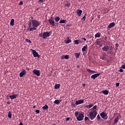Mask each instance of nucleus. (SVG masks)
I'll use <instances>...</instances> for the list:
<instances>
[{
	"mask_svg": "<svg viewBox=\"0 0 125 125\" xmlns=\"http://www.w3.org/2000/svg\"><path fill=\"white\" fill-rule=\"evenodd\" d=\"M102 93L105 94V95H108L109 94V91L107 90L102 91Z\"/></svg>",
	"mask_w": 125,
	"mask_h": 125,
	"instance_id": "18",
	"label": "nucleus"
},
{
	"mask_svg": "<svg viewBox=\"0 0 125 125\" xmlns=\"http://www.w3.org/2000/svg\"><path fill=\"white\" fill-rule=\"evenodd\" d=\"M33 108H36L35 105L33 106Z\"/></svg>",
	"mask_w": 125,
	"mask_h": 125,
	"instance_id": "63",
	"label": "nucleus"
},
{
	"mask_svg": "<svg viewBox=\"0 0 125 125\" xmlns=\"http://www.w3.org/2000/svg\"><path fill=\"white\" fill-rule=\"evenodd\" d=\"M33 73L34 75L37 76V77H40V76H41V71L37 70L36 69H34L33 70Z\"/></svg>",
	"mask_w": 125,
	"mask_h": 125,
	"instance_id": "7",
	"label": "nucleus"
},
{
	"mask_svg": "<svg viewBox=\"0 0 125 125\" xmlns=\"http://www.w3.org/2000/svg\"><path fill=\"white\" fill-rule=\"evenodd\" d=\"M106 56H107V55L106 54V53H104V54L101 56L100 59H102V60L105 61V60H106Z\"/></svg>",
	"mask_w": 125,
	"mask_h": 125,
	"instance_id": "11",
	"label": "nucleus"
},
{
	"mask_svg": "<svg viewBox=\"0 0 125 125\" xmlns=\"http://www.w3.org/2000/svg\"><path fill=\"white\" fill-rule=\"evenodd\" d=\"M84 103V100H79L76 101V105H80V104H83Z\"/></svg>",
	"mask_w": 125,
	"mask_h": 125,
	"instance_id": "10",
	"label": "nucleus"
},
{
	"mask_svg": "<svg viewBox=\"0 0 125 125\" xmlns=\"http://www.w3.org/2000/svg\"><path fill=\"white\" fill-rule=\"evenodd\" d=\"M119 72H120V73H123V72H124V70H123V69H120L119 70Z\"/></svg>",
	"mask_w": 125,
	"mask_h": 125,
	"instance_id": "47",
	"label": "nucleus"
},
{
	"mask_svg": "<svg viewBox=\"0 0 125 125\" xmlns=\"http://www.w3.org/2000/svg\"><path fill=\"white\" fill-rule=\"evenodd\" d=\"M119 116H117L116 118L114 120V121H115V123H118L119 122Z\"/></svg>",
	"mask_w": 125,
	"mask_h": 125,
	"instance_id": "35",
	"label": "nucleus"
},
{
	"mask_svg": "<svg viewBox=\"0 0 125 125\" xmlns=\"http://www.w3.org/2000/svg\"><path fill=\"white\" fill-rule=\"evenodd\" d=\"M96 43L98 45H99V44H100V41H97Z\"/></svg>",
	"mask_w": 125,
	"mask_h": 125,
	"instance_id": "45",
	"label": "nucleus"
},
{
	"mask_svg": "<svg viewBox=\"0 0 125 125\" xmlns=\"http://www.w3.org/2000/svg\"><path fill=\"white\" fill-rule=\"evenodd\" d=\"M42 108L43 109V110H47V109H48V105L45 104L42 107Z\"/></svg>",
	"mask_w": 125,
	"mask_h": 125,
	"instance_id": "29",
	"label": "nucleus"
},
{
	"mask_svg": "<svg viewBox=\"0 0 125 125\" xmlns=\"http://www.w3.org/2000/svg\"><path fill=\"white\" fill-rule=\"evenodd\" d=\"M43 36V34H39V37H40L41 38H42Z\"/></svg>",
	"mask_w": 125,
	"mask_h": 125,
	"instance_id": "52",
	"label": "nucleus"
},
{
	"mask_svg": "<svg viewBox=\"0 0 125 125\" xmlns=\"http://www.w3.org/2000/svg\"><path fill=\"white\" fill-rule=\"evenodd\" d=\"M65 43H70V42H72V40L71 39H68L65 41Z\"/></svg>",
	"mask_w": 125,
	"mask_h": 125,
	"instance_id": "32",
	"label": "nucleus"
},
{
	"mask_svg": "<svg viewBox=\"0 0 125 125\" xmlns=\"http://www.w3.org/2000/svg\"><path fill=\"white\" fill-rule=\"evenodd\" d=\"M37 30V28L36 27H33L29 28L30 32H31L32 31H36Z\"/></svg>",
	"mask_w": 125,
	"mask_h": 125,
	"instance_id": "28",
	"label": "nucleus"
},
{
	"mask_svg": "<svg viewBox=\"0 0 125 125\" xmlns=\"http://www.w3.org/2000/svg\"><path fill=\"white\" fill-rule=\"evenodd\" d=\"M67 40H70V37H67Z\"/></svg>",
	"mask_w": 125,
	"mask_h": 125,
	"instance_id": "60",
	"label": "nucleus"
},
{
	"mask_svg": "<svg viewBox=\"0 0 125 125\" xmlns=\"http://www.w3.org/2000/svg\"><path fill=\"white\" fill-rule=\"evenodd\" d=\"M85 15H86V14H85L84 16L83 17V18L82 19V20L83 21H85Z\"/></svg>",
	"mask_w": 125,
	"mask_h": 125,
	"instance_id": "38",
	"label": "nucleus"
},
{
	"mask_svg": "<svg viewBox=\"0 0 125 125\" xmlns=\"http://www.w3.org/2000/svg\"><path fill=\"white\" fill-rule=\"evenodd\" d=\"M29 27H31V26L32 25H33V23H32V21H31V22H29Z\"/></svg>",
	"mask_w": 125,
	"mask_h": 125,
	"instance_id": "51",
	"label": "nucleus"
},
{
	"mask_svg": "<svg viewBox=\"0 0 125 125\" xmlns=\"http://www.w3.org/2000/svg\"><path fill=\"white\" fill-rule=\"evenodd\" d=\"M54 103L55 104H57L58 105V104H60V101L58 100H56L54 102Z\"/></svg>",
	"mask_w": 125,
	"mask_h": 125,
	"instance_id": "31",
	"label": "nucleus"
},
{
	"mask_svg": "<svg viewBox=\"0 0 125 125\" xmlns=\"http://www.w3.org/2000/svg\"><path fill=\"white\" fill-rule=\"evenodd\" d=\"M93 104H89L88 105H85L86 108H87V109H90V108H91V107H93Z\"/></svg>",
	"mask_w": 125,
	"mask_h": 125,
	"instance_id": "26",
	"label": "nucleus"
},
{
	"mask_svg": "<svg viewBox=\"0 0 125 125\" xmlns=\"http://www.w3.org/2000/svg\"><path fill=\"white\" fill-rule=\"evenodd\" d=\"M96 119H97L98 121H99V120H100L101 118L100 115L99 114L97 115Z\"/></svg>",
	"mask_w": 125,
	"mask_h": 125,
	"instance_id": "41",
	"label": "nucleus"
},
{
	"mask_svg": "<svg viewBox=\"0 0 125 125\" xmlns=\"http://www.w3.org/2000/svg\"><path fill=\"white\" fill-rule=\"evenodd\" d=\"M116 86L117 87L120 86V83H117L116 84Z\"/></svg>",
	"mask_w": 125,
	"mask_h": 125,
	"instance_id": "49",
	"label": "nucleus"
},
{
	"mask_svg": "<svg viewBox=\"0 0 125 125\" xmlns=\"http://www.w3.org/2000/svg\"><path fill=\"white\" fill-rule=\"evenodd\" d=\"M25 75H26V70H25V69H23L20 73V78H22L23 76H25Z\"/></svg>",
	"mask_w": 125,
	"mask_h": 125,
	"instance_id": "9",
	"label": "nucleus"
},
{
	"mask_svg": "<svg viewBox=\"0 0 125 125\" xmlns=\"http://www.w3.org/2000/svg\"><path fill=\"white\" fill-rule=\"evenodd\" d=\"M119 44H118V43H116L115 44V48H116V51H117V50H118V48H119Z\"/></svg>",
	"mask_w": 125,
	"mask_h": 125,
	"instance_id": "34",
	"label": "nucleus"
},
{
	"mask_svg": "<svg viewBox=\"0 0 125 125\" xmlns=\"http://www.w3.org/2000/svg\"><path fill=\"white\" fill-rule=\"evenodd\" d=\"M9 97L11 99H15V98H17V97H18V94H14V95H10L9 96Z\"/></svg>",
	"mask_w": 125,
	"mask_h": 125,
	"instance_id": "15",
	"label": "nucleus"
},
{
	"mask_svg": "<svg viewBox=\"0 0 125 125\" xmlns=\"http://www.w3.org/2000/svg\"><path fill=\"white\" fill-rule=\"evenodd\" d=\"M78 68H80V65L77 66Z\"/></svg>",
	"mask_w": 125,
	"mask_h": 125,
	"instance_id": "64",
	"label": "nucleus"
},
{
	"mask_svg": "<svg viewBox=\"0 0 125 125\" xmlns=\"http://www.w3.org/2000/svg\"><path fill=\"white\" fill-rule=\"evenodd\" d=\"M114 26H116V23H115L114 22H111L107 26V29H111V28H113V27H114Z\"/></svg>",
	"mask_w": 125,
	"mask_h": 125,
	"instance_id": "14",
	"label": "nucleus"
},
{
	"mask_svg": "<svg viewBox=\"0 0 125 125\" xmlns=\"http://www.w3.org/2000/svg\"><path fill=\"white\" fill-rule=\"evenodd\" d=\"M74 42L75 44H79L80 43V40H75Z\"/></svg>",
	"mask_w": 125,
	"mask_h": 125,
	"instance_id": "33",
	"label": "nucleus"
},
{
	"mask_svg": "<svg viewBox=\"0 0 125 125\" xmlns=\"http://www.w3.org/2000/svg\"><path fill=\"white\" fill-rule=\"evenodd\" d=\"M116 124H117V122H116L115 121H114V125H116Z\"/></svg>",
	"mask_w": 125,
	"mask_h": 125,
	"instance_id": "61",
	"label": "nucleus"
},
{
	"mask_svg": "<svg viewBox=\"0 0 125 125\" xmlns=\"http://www.w3.org/2000/svg\"><path fill=\"white\" fill-rule=\"evenodd\" d=\"M35 112L37 113V114H40V110L36 109Z\"/></svg>",
	"mask_w": 125,
	"mask_h": 125,
	"instance_id": "46",
	"label": "nucleus"
},
{
	"mask_svg": "<svg viewBox=\"0 0 125 125\" xmlns=\"http://www.w3.org/2000/svg\"><path fill=\"white\" fill-rule=\"evenodd\" d=\"M77 15H78V16H82V14L83 13V10H78L77 12Z\"/></svg>",
	"mask_w": 125,
	"mask_h": 125,
	"instance_id": "17",
	"label": "nucleus"
},
{
	"mask_svg": "<svg viewBox=\"0 0 125 125\" xmlns=\"http://www.w3.org/2000/svg\"><path fill=\"white\" fill-rule=\"evenodd\" d=\"M100 116L104 120H107L108 119V116L107 115V114L105 113L104 112H102L100 114Z\"/></svg>",
	"mask_w": 125,
	"mask_h": 125,
	"instance_id": "6",
	"label": "nucleus"
},
{
	"mask_svg": "<svg viewBox=\"0 0 125 125\" xmlns=\"http://www.w3.org/2000/svg\"><path fill=\"white\" fill-rule=\"evenodd\" d=\"M102 49H103V51H108V50H109L110 49V46H109L108 45L104 46L102 48Z\"/></svg>",
	"mask_w": 125,
	"mask_h": 125,
	"instance_id": "13",
	"label": "nucleus"
},
{
	"mask_svg": "<svg viewBox=\"0 0 125 125\" xmlns=\"http://www.w3.org/2000/svg\"><path fill=\"white\" fill-rule=\"evenodd\" d=\"M82 40H83V41H86V39H85V38H83L82 39Z\"/></svg>",
	"mask_w": 125,
	"mask_h": 125,
	"instance_id": "55",
	"label": "nucleus"
},
{
	"mask_svg": "<svg viewBox=\"0 0 125 125\" xmlns=\"http://www.w3.org/2000/svg\"><path fill=\"white\" fill-rule=\"evenodd\" d=\"M65 23H66V20H61L59 21L60 24H65Z\"/></svg>",
	"mask_w": 125,
	"mask_h": 125,
	"instance_id": "24",
	"label": "nucleus"
},
{
	"mask_svg": "<svg viewBox=\"0 0 125 125\" xmlns=\"http://www.w3.org/2000/svg\"><path fill=\"white\" fill-rule=\"evenodd\" d=\"M32 27H35L36 28L39 27V26L41 25L40 21H37V20H32Z\"/></svg>",
	"mask_w": 125,
	"mask_h": 125,
	"instance_id": "3",
	"label": "nucleus"
},
{
	"mask_svg": "<svg viewBox=\"0 0 125 125\" xmlns=\"http://www.w3.org/2000/svg\"><path fill=\"white\" fill-rule=\"evenodd\" d=\"M89 120V118H88V117H87V116L85 117L84 118V121H86L87 120Z\"/></svg>",
	"mask_w": 125,
	"mask_h": 125,
	"instance_id": "43",
	"label": "nucleus"
},
{
	"mask_svg": "<svg viewBox=\"0 0 125 125\" xmlns=\"http://www.w3.org/2000/svg\"><path fill=\"white\" fill-rule=\"evenodd\" d=\"M106 40H107V37L104 38V41H106Z\"/></svg>",
	"mask_w": 125,
	"mask_h": 125,
	"instance_id": "62",
	"label": "nucleus"
},
{
	"mask_svg": "<svg viewBox=\"0 0 125 125\" xmlns=\"http://www.w3.org/2000/svg\"><path fill=\"white\" fill-rule=\"evenodd\" d=\"M52 33L51 31L49 32H44L43 33L42 38L44 39H46V38H48V37H50V33Z\"/></svg>",
	"mask_w": 125,
	"mask_h": 125,
	"instance_id": "4",
	"label": "nucleus"
},
{
	"mask_svg": "<svg viewBox=\"0 0 125 125\" xmlns=\"http://www.w3.org/2000/svg\"><path fill=\"white\" fill-rule=\"evenodd\" d=\"M112 48H113V46H111L110 48H109V49H110L109 51L107 52V54H112V52H113V50H112Z\"/></svg>",
	"mask_w": 125,
	"mask_h": 125,
	"instance_id": "19",
	"label": "nucleus"
},
{
	"mask_svg": "<svg viewBox=\"0 0 125 125\" xmlns=\"http://www.w3.org/2000/svg\"><path fill=\"white\" fill-rule=\"evenodd\" d=\"M38 2H43V1L42 0H39Z\"/></svg>",
	"mask_w": 125,
	"mask_h": 125,
	"instance_id": "53",
	"label": "nucleus"
},
{
	"mask_svg": "<svg viewBox=\"0 0 125 125\" xmlns=\"http://www.w3.org/2000/svg\"><path fill=\"white\" fill-rule=\"evenodd\" d=\"M63 56L65 59H69V55H64V56L63 55Z\"/></svg>",
	"mask_w": 125,
	"mask_h": 125,
	"instance_id": "39",
	"label": "nucleus"
},
{
	"mask_svg": "<svg viewBox=\"0 0 125 125\" xmlns=\"http://www.w3.org/2000/svg\"><path fill=\"white\" fill-rule=\"evenodd\" d=\"M7 105H9V104H10V102H8L7 103Z\"/></svg>",
	"mask_w": 125,
	"mask_h": 125,
	"instance_id": "58",
	"label": "nucleus"
},
{
	"mask_svg": "<svg viewBox=\"0 0 125 125\" xmlns=\"http://www.w3.org/2000/svg\"><path fill=\"white\" fill-rule=\"evenodd\" d=\"M19 5H22L23 4V1H21L19 3Z\"/></svg>",
	"mask_w": 125,
	"mask_h": 125,
	"instance_id": "48",
	"label": "nucleus"
},
{
	"mask_svg": "<svg viewBox=\"0 0 125 125\" xmlns=\"http://www.w3.org/2000/svg\"><path fill=\"white\" fill-rule=\"evenodd\" d=\"M99 76H100V73H97V74H95L94 75H92L91 76V78L93 80H95L96 78H97L98 77H99Z\"/></svg>",
	"mask_w": 125,
	"mask_h": 125,
	"instance_id": "12",
	"label": "nucleus"
},
{
	"mask_svg": "<svg viewBox=\"0 0 125 125\" xmlns=\"http://www.w3.org/2000/svg\"><path fill=\"white\" fill-rule=\"evenodd\" d=\"M121 69H125V64H123L121 67Z\"/></svg>",
	"mask_w": 125,
	"mask_h": 125,
	"instance_id": "44",
	"label": "nucleus"
},
{
	"mask_svg": "<svg viewBox=\"0 0 125 125\" xmlns=\"http://www.w3.org/2000/svg\"><path fill=\"white\" fill-rule=\"evenodd\" d=\"M11 26H14V19H12L10 22Z\"/></svg>",
	"mask_w": 125,
	"mask_h": 125,
	"instance_id": "27",
	"label": "nucleus"
},
{
	"mask_svg": "<svg viewBox=\"0 0 125 125\" xmlns=\"http://www.w3.org/2000/svg\"><path fill=\"white\" fill-rule=\"evenodd\" d=\"M8 117L9 118V119H11L12 118V113L11 111H9L8 113Z\"/></svg>",
	"mask_w": 125,
	"mask_h": 125,
	"instance_id": "22",
	"label": "nucleus"
},
{
	"mask_svg": "<svg viewBox=\"0 0 125 125\" xmlns=\"http://www.w3.org/2000/svg\"><path fill=\"white\" fill-rule=\"evenodd\" d=\"M32 51L34 57H38V58H40V55H39V54L37 51H36V50H32Z\"/></svg>",
	"mask_w": 125,
	"mask_h": 125,
	"instance_id": "8",
	"label": "nucleus"
},
{
	"mask_svg": "<svg viewBox=\"0 0 125 125\" xmlns=\"http://www.w3.org/2000/svg\"><path fill=\"white\" fill-rule=\"evenodd\" d=\"M75 57L76 58V59H78V58H79L80 57V55H81V53H75Z\"/></svg>",
	"mask_w": 125,
	"mask_h": 125,
	"instance_id": "20",
	"label": "nucleus"
},
{
	"mask_svg": "<svg viewBox=\"0 0 125 125\" xmlns=\"http://www.w3.org/2000/svg\"><path fill=\"white\" fill-rule=\"evenodd\" d=\"M86 71L88 72V73H90L91 74H95L96 72L94 70H91V69H90L89 68H87Z\"/></svg>",
	"mask_w": 125,
	"mask_h": 125,
	"instance_id": "16",
	"label": "nucleus"
},
{
	"mask_svg": "<svg viewBox=\"0 0 125 125\" xmlns=\"http://www.w3.org/2000/svg\"><path fill=\"white\" fill-rule=\"evenodd\" d=\"M48 22L50 24L51 26L54 27L55 26V21H54V19L53 17H51L50 19L48 20Z\"/></svg>",
	"mask_w": 125,
	"mask_h": 125,
	"instance_id": "5",
	"label": "nucleus"
},
{
	"mask_svg": "<svg viewBox=\"0 0 125 125\" xmlns=\"http://www.w3.org/2000/svg\"><path fill=\"white\" fill-rule=\"evenodd\" d=\"M97 111L96 110H94L93 111H90L88 115H87V117L90 119V120H94L95 118H96V116H97Z\"/></svg>",
	"mask_w": 125,
	"mask_h": 125,
	"instance_id": "2",
	"label": "nucleus"
},
{
	"mask_svg": "<svg viewBox=\"0 0 125 125\" xmlns=\"http://www.w3.org/2000/svg\"><path fill=\"white\" fill-rule=\"evenodd\" d=\"M82 86H83V87H85V83L83 84Z\"/></svg>",
	"mask_w": 125,
	"mask_h": 125,
	"instance_id": "54",
	"label": "nucleus"
},
{
	"mask_svg": "<svg viewBox=\"0 0 125 125\" xmlns=\"http://www.w3.org/2000/svg\"><path fill=\"white\" fill-rule=\"evenodd\" d=\"M71 107H76V104H74V103H72L71 104Z\"/></svg>",
	"mask_w": 125,
	"mask_h": 125,
	"instance_id": "42",
	"label": "nucleus"
},
{
	"mask_svg": "<svg viewBox=\"0 0 125 125\" xmlns=\"http://www.w3.org/2000/svg\"><path fill=\"white\" fill-rule=\"evenodd\" d=\"M60 21V17H56L55 18V21L56 23H57L58 21Z\"/></svg>",
	"mask_w": 125,
	"mask_h": 125,
	"instance_id": "21",
	"label": "nucleus"
},
{
	"mask_svg": "<svg viewBox=\"0 0 125 125\" xmlns=\"http://www.w3.org/2000/svg\"><path fill=\"white\" fill-rule=\"evenodd\" d=\"M61 85L60 84H56L55 85V89H58V88H60Z\"/></svg>",
	"mask_w": 125,
	"mask_h": 125,
	"instance_id": "23",
	"label": "nucleus"
},
{
	"mask_svg": "<svg viewBox=\"0 0 125 125\" xmlns=\"http://www.w3.org/2000/svg\"><path fill=\"white\" fill-rule=\"evenodd\" d=\"M66 121L68 122V121H70V117H67L65 119Z\"/></svg>",
	"mask_w": 125,
	"mask_h": 125,
	"instance_id": "50",
	"label": "nucleus"
},
{
	"mask_svg": "<svg viewBox=\"0 0 125 125\" xmlns=\"http://www.w3.org/2000/svg\"><path fill=\"white\" fill-rule=\"evenodd\" d=\"M26 69L27 71H29V70H30V68L26 67Z\"/></svg>",
	"mask_w": 125,
	"mask_h": 125,
	"instance_id": "57",
	"label": "nucleus"
},
{
	"mask_svg": "<svg viewBox=\"0 0 125 125\" xmlns=\"http://www.w3.org/2000/svg\"><path fill=\"white\" fill-rule=\"evenodd\" d=\"M65 6H67L68 7L71 6V3H67L66 4H65Z\"/></svg>",
	"mask_w": 125,
	"mask_h": 125,
	"instance_id": "40",
	"label": "nucleus"
},
{
	"mask_svg": "<svg viewBox=\"0 0 125 125\" xmlns=\"http://www.w3.org/2000/svg\"><path fill=\"white\" fill-rule=\"evenodd\" d=\"M82 42H83L82 41L79 40V43H82Z\"/></svg>",
	"mask_w": 125,
	"mask_h": 125,
	"instance_id": "59",
	"label": "nucleus"
},
{
	"mask_svg": "<svg viewBox=\"0 0 125 125\" xmlns=\"http://www.w3.org/2000/svg\"><path fill=\"white\" fill-rule=\"evenodd\" d=\"M75 116L76 117L77 121H83L84 115L83 113H81L78 111L75 112Z\"/></svg>",
	"mask_w": 125,
	"mask_h": 125,
	"instance_id": "1",
	"label": "nucleus"
},
{
	"mask_svg": "<svg viewBox=\"0 0 125 125\" xmlns=\"http://www.w3.org/2000/svg\"><path fill=\"white\" fill-rule=\"evenodd\" d=\"M101 36V34L100 33H97V34H95V38H99Z\"/></svg>",
	"mask_w": 125,
	"mask_h": 125,
	"instance_id": "30",
	"label": "nucleus"
},
{
	"mask_svg": "<svg viewBox=\"0 0 125 125\" xmlns=\"http://www.w3.org/2000/svg\"><path fill=\"white\" fill-rule=\"evenodd\" d=\"M86 50H87V44H86L85 46H84L82 48V51H85Z\"/></svg>",
	"mask_w": 125,
	"mask_h": 125,
	"instance_id": "25",
	"label": "nucleus"
},
{
	"mask_svg": "<svg viewBox=\"0 0 125 125\" xmlns=\"http://www.w3.org/2000/svg\"><path fill=\"white\" fill-rule=\"evenodd\" d=\"M92 110H93V111H94V110H97V105H94L92 108Z\"/></svg>",
	"mask_w": 125,
	"mask_h": 125,
	"instance_id": "36",
	"label": "nucleus"
},
{
	"mask_svg": "<svg viewBox=\"0 0 125 125\" xmlns=\"http://www.w3.org/2000/svg\"><path fill=\"white\" fill-rule=\"evenodd\" d=\"M61 59H65V58H64V56H62L61 57Z\"/></svg>",
	"mask_w": 125,
	"mask_h": 125,
	"instance_id": "56",
	"label": "nucleus"
},
{
	"mask_svg": "<svg viewBox=\"0 0 125 125\" xmlns=\"http://www.w3.org/2000/svg\"><path fill=\"white\" fill-rule=\"evenodd\" d=\"M25 41L26 42H29V43H32V41H31L30 40L25 39Z\"/></svg>",
	"mask_w": 125,
	"mask_h": 125,
	"instance_id": "37",
	"label": "nucleus"
}]
</instances>
